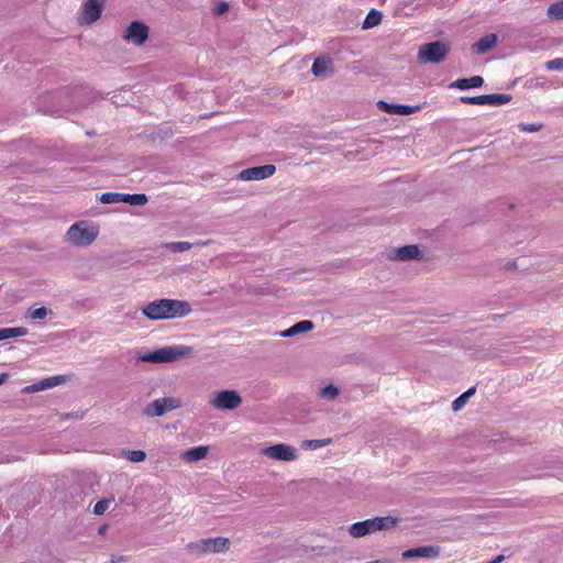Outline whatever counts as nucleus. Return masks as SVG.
<instances>
[{
  "instance_id": "1",
  "label": "nucleus",
  "mask_w": 563,
  "mask_h": 563,
  "mask_svg": "<svg viewBox=\"0 0 563 563\" xmlns=\"http://www.w3.org/2000/svg\"><path fill=\"white\" fill-rule=\"evenodd\" d=\"M191 311L187 301L177 299H158L143 308V314L151 320L183 318Z\"/></svg>"
},
{
  "instance_id": "2",
  "label": "nucleus",
  "mask_w": 563,
  "mask_h": 563,
  "mask_svg": "<svg viewBox=\"0 0 563 563\" xmlns=\"http://www.w3.org/2000/svg\"><path fill=\"white\" fill-rule=\"evenodd\" d=\"M400 519L394 516L374 517L357 521L349 527V533L355 539L366 537L377 531L391 530L398 526Z\"/></svg>"
},
{
  "instance_id": "3",
  "label": "nucleus",
  "mask_w": 563,
  "mask_h": 563,
  "mask_svg": "<svg viewBox=\"0 0 563 563\" xmlns=\"http://www.w3.org/2000/svg\"><path fill=\"white\" fill-rule=\"evenodd\" d=\"M231 542L228 538L216 537L200 539L186 545L187 552L195 558H202L208 554L227 553L230 550Z\"/></svg>"
},
{
  "instance_id": "4",
  "label": "nucleus",
  "mask_w": 563,
  "mask_h": 563,
  "mask_svg": "<svg viewBox=\"0 0 563 563\" xmlns=\"http://www.w3.org/2000/svg\"><path fill=\"white\" fill-rule=\"evenodd\" d=\"M194 349L188 345H174L165 346L155 350L151 353H146L140 356L143 362L150 363H169L176 362L183 358H188L192 355Z\"/></svg>"
},
{
  "instance_id": "5",
  "label": "nucleus",
  "mask_w": 563,
  "mask_h": 563,
  "mask_svg": "<svg viewBox=\"0 0 563 563\" xmlns=\"http://www.w3.org/2000/svg\"><path fill=\"white\" fill-rule=\"evenodd\" d=\"M99 230L95 225H89L81 221L73 224L67 231L68 241L76 246H88L98 236Z\"/></svg>"
},
{
  "instance_id": "6",
  "label": "nucleus",
  "mask_w": 563,
  "mask_h": 563,
  "mask_svg": "<svg viewBox=\"0 0 563 563\" xmlns=\"http://www.w3.org/2000/svg\"><path fill=\"white\" fill-rule=\"evenodd\" d=\"M450 49L449 43L442 41L431 42L419 47L418 59L421 63H440L445 59Z\"/></svg>"
},
{
  "instance_id": "7",
  "label": "nucleus",
  "mask_w": 563,
  "mask_h": 563,
  "mask_svg": "<svg viewBox=\"0 0 563 563\" xmlns=\"http://www.w3.org/2000/svg\"><path fill=\"white\" fill-rule=\"evenodd\" d=\"M180 399L174 397H163L147 404L144 409V413L147 417H162L172 410L180 408Z\"/></svg>"
},
{
  "instance_id": "8",
  "label": "nucleus",
  "mask_w": 563,
  "mask_h": 563,
  "mask_svg": "<svg viewBox=\"0 0 563 563\" xmlns=\"http://www.w3.org/2000/svg\"><path fill=\"white\" fill-rule=\"evenodd\" d=\"M462 103L478 104V106H501L511 101V96L508 93H492L481 95L476 97L462 96L460 98Z\"/></svg>"
},
{
  "instance_id": "9",
  "label": "nucleus",
  "mask_w": 563,
  "mask_h": 563,
  "mask_svg": "<svg viewBox=\"0 0 563 563\" xmlns=\"http://www.w3.org/2000/svg\"><path fill=\"white\" fill-rule=\"evenodd\" d=\"M210 404L221 410H233L241 406L242 397L235 390H222L217 393Z\"/></svg>"
},
{
  "instance_id": "10",
  "label": "nucleus",
  "mask_w": 563,
  "mask_h": 563,
  "mask_svg": "<svg viewBox=\"0 0 563 563\" xmlns=\"http://www.w3.org/2000/svg\"><path fill=\"white\" fill-rule=\"evenodd\" d=\"M104 0H87L80 11L78 16L79 24H92L96 22L102 13Z\"/></svg>"
},
{
  "instance_id": "11",
  "label": "nucleus",
  "mask_w": 563,
  "mask_h": 563,
  "mask_svg": "<svg viewBox=\"0 0 563 563\" xmlns=\"http://www.w3.org/2000/svg\"><path fill=\"white\" fill-rule=\"evenodd\" d=\"M150 29L140 21H133L124 31V40L134 45H143L148 38Z\"/></svg>"
},
{
  "instance_id": "12",
  "label": "nucleus",
  "mask_w": 563,
  "mask_h": 563,
  "mask_svg": "<svg viewBox=\"0 0 563 563\" xmlns=\"http://www.w3.org/2000/svg\"><path fill=\"white\" fill-rule=\"evenodd\" d=\"M276 172L275 165L267 164L263 166L251 167L242 170L239 178L242 180H262L273 176Z\"/></svg>"
},
{
  "instance_id": "13",
  "label": "nucleus",
  "mask_w": 563,
  "mask_h": 563,
  "mask_svg": "<svg viewBox=\"0 0 563 563\" xmlns=\"http://www.w3.org/2000/svg\"><path fill=\"white\" fill-rule=\"evenodd\" d=\"M440 555V548L435 545H422L406 550L401 553L402 560L411 559H437Z\"/></svg>"
},
{
  "instance_id": "14",
  "label": "nucleus",
  "mask_w": 563,
  "mask_h": 563,
  "mask_svg": "<svg viewBox=\"0 0 563 563\" xmlns=\"http://www.w3.org/2000/svg\"><path fill=\"white\" fill-rule=\"evenodd\" d=\"M258 454L266 457H295L296 449L287 444H275L272 446L262 448Z\"/></svg>"
},
{
  "instance_id": "15",
  "label": "nucleus",
  "mask_w": 563,
  "mask_h": 563,
  "mask_svg": "<svg viewBox=\"0 0 563 563\" xmlns=\"http://www.w3.org/2000/svg\"><path fill=\"white\" fill-rule=\"evenodd\" d=\"M497 43V36L493 33L486 34L472 45V51L478 55L485 54Z\"/></svg>"
},
{
  "instance_id": "16",
  "label": "nucleus",
  "mask_w": 563,
  "mask_h": 563,
  "mask_svg": "<svg viewBox=\"0 0 563 563\" xmlns=\"http://www.w3.org/2000/svg\"><path fill=\"white\" fill-rule=\"evenodd\" d=\"M394 255L391 256L395 260L399 261H408L417 258L420 254V251L417 245H405L402 247L396 249L393 251Z\"/></svg>"
},
{
  "instance_id": "17",
  "label": "nucleus",
  "mask_w": 563,
  "mask_h": 563,
  "mask_svg": "<svg viewBox=\"0 0 563 563\" xmlns=\"http://www.w3.org/2000/svg\"><path fill=\"white\" fill-rule=\"evenodd\" d=\"M484 84V79L482 76H473L470 78H461L455 81H453L450 85V88H457L461 90H466L471 88H479Z\"/></svg>"
},
{
  "instance_id": "18",
  "label": "nucleus",
  "mask_w": 563,
  "mask_h": 563,
  "mask_svg": "<svg viewBox=\"0 0 563 563\" xmlns=\"http://www.w3.org/2000/svg\"><path fill=\"white\" fill-rule=\"evenodd\" d=\"M60 382H62L60 376L45 378V379L40 380L36 384L25 387L23 389V393H35V391L44 390L47 388H52V387L58 385Z\"/></svg>"
},
{
  "instance_id": "19",
  "label": "nucleus",
  "mask_w": 563,
  "mask_h": 563,
  "mask_svg": "<svg viewBox=\"0 0 563 563\" xmlns=\"http://www.w3.org/2000/svg\"><path fill=\"white\" fill-rule=\"evenodd\" d=\"M332 62L327 57H318L312 64L311 71L316 77H322L331 70Z\"/></svg>"
},
{
  "instance_id": "20",
  "label": "nucleus",
  "mask_w": 563,
  "mask_h": 563,
  "mask_svg": "<svg viewBox=\"0 0 563 563\" xmlns=\"http://www.w3.org/2000/svg\"><path fill=\"white\" fill-rule=\"evenodd\" d=\"M545 464L547 475L558 476L563 478V460H540Z\"/></svg>"
},
{
  "instance_id": "21",
  "label": "nucleus",
  "mask_w": 563,
  "mask_h": 563,
  "mask_svg": "<svg viewBox=\"0 0 563 563\" xmlns=\"http://www.w3.org/2000/svg\"><path fill=\"white\" fill-rule=\"evenodd\" d=\"M313 329V322L310 320H302L287 329L282 333L283 336H292L301 332H307Z\"/></svg>"
},
{
  "instance_id": "22",
  "label": "nucleus",
  "mask_w": 563,
  "mask_h": 563,
  "mask_svg": "<svg viewBox=\"0 0 563 563\" xmlns=\"http://www.w3.org/2000/svg\"><path fill=\"white\" fill-rule=\"evenodd\" d=\"M26 329L19 327V328H3L0 329V341L8 340L11 338H18L23 336L26 334Z\"/></svg>"
},
{
  "instance_id": "23",
  "label": "nucleus",
  "mask_w": 563,
  "mask_h": 563,
  "mask_svg": "<svg viewBox=\"0 0 563 563\" xmlns=\"http://www.w3.org/2000/svg\"><path fill=\"white\" fill-rule=\"evenodd\" d=\"M208 453L209 446L200 445L185 451L181 453L180 457H206Z\"/></svg>"
},
{
  "instance_id": "24",
  "label": "nucleus",
  "mask_w": 563,
  "mask_h": 563,
  "mask_svg": "<svg viewBox=\"0 0 563 563\" xmlns=\"http://www.w3.org/2000/svg\"><path fill=\"white\" fill-rule=\"evenodd\" d=\"M123 202L132 206H144L147 202V197L144 194H123Z\"/></svg>"
},
{
  "instance_id": "25",
  "label": "nucleus",
  "mask_w": 563,
  "mask_h": 563,
  "mask_svg": "<svg viewBox=\"0 0 563 563\" xmlns=\"http://www.w3.org/2000/svg\"><path fill=\"white\" fill-rule=\"evenodd\" d=\"M382 21L380 12L372 10L364 20L363 29H371L378 25Z\"/></svg>"
},
{
  "instance_id": "26",
  "label": "nucleus",
  "mask_w": 563,
  "mask_h": 563,
  "mask_svg": "<svg viewBox=\"0 0 563 563\" xmlns=\"http://www.w3.org/2000/svg\"><path fill=\"white\" fill-rule=\"evenodd\" d=\"M548 15L556 20H563V0L550 4Z\"/></svg>"
},
{
  "instance_id": "27",
  "label": "nucleus",
  "mask_w": 563,
  "mask_h": 563,
  "mask_svg": "<svg viewBox=\"0 0 563 563\" xmlns=\"http://www.w3.org/2000/svg\"><path fill=\"white\" fill-rule=\"evenodd\" d=\"M330 442H331V439L305 440L301 442L300 446L306 450H316L318 448L329 444Z\"/></svg>"
},
{
  "instance_id": "28",
  "label": "nucleus",
  "mask_w": 563,
  "mask_h": 563,
  "mask_svg": "<svg viewBox=\"0 0 563 563\" xmlns=\"http://www.w3.org/2000/svg\"><path fill=\"white\" fill-rule=\"evenodd\" d=\"M102 203H118L123 202V194L120 192H104L100 197Z\"/></svg>"
},
{
  "instance_id": "29",
  "label": "nucleus",
  "mask_w": 563,
  "mask_h": 563,
  "mask_svg": "<svg viewBox=\"0 0 563 563\" xmlns=\"http://www.w3.org/2000/svg\"><path fill=\"white\" fill-rule=\"evenodd\" d=\"M113 503V499H102V500H99L95 507H93V514L95 515H103L108 508L110 507V505Z\"/></svg>"
},
{
  "instance_id": "30",
  "label": "nucleus",
  "mask_w": 563,
  "mask_h": 563,
  "mask_svg": "<svg viewBox=\"0 0 563 563\" xmlns=\"http://www.w3.org/2000/svg\"><path fill=\"white\" fill-rule=\"evenodd\" d=\"M338 395H339V388L333 385H329V386L322 388L320 391V396L325 399H334Z\"/></svg>"
},
{
  "instance_id": "31",
  "label": "nucleus",
  "mask_w": 563,
  "mask_h": 563,
  "mask_svg": "<svg viewBox=\"0 0 563 563\" xmlns=\"http://www.w3.org/2000/svg\"><path fill=\"white\" fill-rule=\"evenodd\" d=\"M192 244L186 241L173 242L169 244V249L174 252H185L191 249Z\"/></svg>"
},
{
  "instance_id": "32",
  "label": "nucleus",
  "mask_w": 563,
  "mask_h": 563,
  "mask_svg": "<svg viewBox=\"0 0 563 563\" xmlns=\"http://www.w3.org/2000/svg\"><path fill=\"white\" fill-rule=\"evenodd\" d=\"M420 109L419 106L411 107L406 104H397L396 114L407 115L417 112Z\"/></svg>"
},
{
  "instance_id": "33",
  "label": "nucleus",
  "mask_w": 563,
  "mask_h": 563,
  "mask_svg": "<svg viewBox=\"0 0 563 563\" xmlns=\"http://www.w3.org/2000/svg\"><path fill=\"white\" fill-rule=\"evenodd\" d=\"M468 398H467V395H460L453 402H452V408L454 411H457L460 409H462L465 404L467 402Z\"/></svg>"
},
{
  "instance_id": "34",
  "label": "nucleus",
  "mask_w": 563,
  "mask_h": 563,
  "mask_svg": "<svg viewBox=\"0 0 563 563\" xmlns=\"http://www.w3.org/2000/svg\"><path fill=\"white\" fill-rule=\"evenodd\" d=\"M547 69L549 70H563V58H554L547 63Z\"/></svg>"
},
{
  "instance_id": "35",
  "label": "nucleus",
  "mask_w": 563,
  "mask_h": 563,
  "mask_svg": "<svg viewBox=\"0 0 563 563\" xmlns=\"http://www.w3.org/2000/svg\"><path fill=\"white\" fill-rule=\"evenodd\" d=\"M378 107H379V109H382L385 112L390 113V114H396V112H397V104L396 103H388V102H385V101H379L378 102Z\"/></svg>"
},
{
  "instance_id": "36",
  "label": "nucleus",
  "mask_w": 563,
  "mask_h": 563,
  "mask_svg": "<svg viewBox=\"0 0 563 563\" xmlns=\"http://www.w3.org/2000/svg\"><path fill=\"white\" fill-rule=\"evenodd\" d=\"M47 316V309L45 307H40V308H36L34 309L32 312H31V318L32 319H43Z\"/></svg>"
},
{
  "instance_id": "37",
  "label": "nucleus",
  "mask_w": 563,
  "mask_h": 563,
  "mask_svg": "<svg viewBox=\"0 0 563 563\" xmlns=\"http://www.w3.org/2000/svg\"><path fill=\"white\" fill-rule=\"evenodd\" d=\"M519 129H520V131H523V132H536V131H539L541 129V125L521 123L519 125Z\"/></svg>"
},
{
  "instance_id": "38",
  "label": "nucleus",
  "mask_w": 563,
  "mask_h": 563,
  "mask_svg": "<svg viewBox=\"0 0 563 563\" xmlns=\"http://www.w3.org/2000/svg\"><path fill=\"white\" fill-rule=\"evenodd\" d=\"M229 10V4L227 2H220L214 7V14L221 15Z\"/></svg>"
},
{
  "instance_id": "39",
  "label": "nucleus",
  "mask_w": 563,
  "mask_h": 563,
  "mask_svg": "<svg viewBox=\"0 0 563 563\" xmlns=\"http://www.w3.org/2000/svg\"><path fill=\"white\" fill-rule=\"evenodd\" d=\"M125 457H140V459H143V457H146V454L145 452L143 451H128L125 452Z\"/></svg>"
},
{
  "instance_id": "40",
  "label": "nucleus",
  "mask_w": 563,
  "mask_h": 563,
  "mask_svg": "<svg viewBox=\"0 0 563 563\" xmlns=\"http://www.w3.org/2000/svg\"><path fill=\"white\" fill-rule=\"evenodd\" d=\"M124 556L123 555H112L111 556V563H121L123 562Z\"/></svg>"
},
{
  "instance_id": "41",
  "label": "nucleus",
  "mask_w": 563,
  "mask_h": 563,
  "mask_svg": "<svg viewBox=\"0 0 563 563\" xmlns=\"http://www.w3.org/2000/svg\"><path fill=\"white\" fill-rule=\"evenodd\" d=\"M9 378V375L7 373H1L0 374V386L2 384H4L7 382V379Z\"/></svg>"
},
{
  "instance_id": "42",
  "label": "nucleus",
  "mask_w": 563,
  "mask_h": 563,
  "mask_svg": "<svg viewBox=\"0 0 563 563\" xmlns=\"http://www.w3.org/2000/svg\"><path fill=\"white\" fill-rule=\"evenodd\" d=\"M475 387H471L468 390H466L465 393H463L464 395H467V398H470V396H472L473 394H475Z\"/></svg>"
},
{
  "instance_id": "43",
  "label": "nucleus",
  "mask_w": 563,
  "mask_h": 563,
  "mask_svg": "<svg viewBox=\"0 0 563 563\" xmlns=\"http://www.w3.org/2000/svg\"><path fill=\"white\" fill-rule=\"evenodd\" d=\"M106 527L100 528V533L104 532Z\"/></svg>"
}]
</instances>
